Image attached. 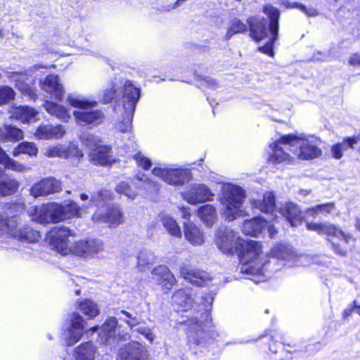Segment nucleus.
Masks as SVG:
<instances>
[{
    "instance_id": "46",
    "label": "nucleus",
    "mask_w": 360,
    "mask_h": 360,
    "mask_svg": "<svg viewBox=\"0 0 360 360\" xmlns=\"http://www.w3.org/2000/svg\"><path fill=\"white\" fill-rule=\"evenodd\" d=\"M62 205L63 212H65V219L74 217H81L82 208L80 207L75 202H65L64 204Z\"/></svg>"
},
{
    "instance_id": "32",
    "label": "nucleus",
    "mask_w": 360,
    "mask_h": 360,
    "mask_svg": "<svg viewBox=\"0 0 360 360\" xmlns=\"http://www.w3.org/2000/svg\"><path fill=\"white\" fill-rule=\"evenodd\" d=\"M193 301L188 289H180L172 296V303L178 307V310L188 311L192 307Z\"/></svg>"
},
{
    "instance_id": "18",
    "label": "nucleus",
    "mask_w": 360,
    "mask_h": 360,
    "mask_svg": "<svg viewBox=\"0 0 360 360\" xmlns=\"http://www.w3.org/2000/svg\"><path fill=\"white\" fill-rule=\"evenodd\" d=\"M100 342L104 345H112L117 338L121 340H127L129 338L127 333H121L115 317H110L103 323L99 330Z\"/></svg>"
},
{
    "instance_id": "59",
    "label": "nucleus",
    "mask_w": 360,
    "mask_h": 360,
    "mask_svg": "<svg viewBox=\"0 0 360 360\" xmlns=\"http://www.w3.org/2000/svg\"><path fill=\"white\" fill-rule=\"evenodd\" d=\"M349 63L353 65H360V54L352 55L349 59Z\"/></svg>"
},
{
    "instance_id": "14",
    "label": "nucleus",
    "mask_w": 360,
    "mask_h": 360,
    "mask_svg": "<svg viewBox=\"0 0 360 360\" xmlns=\"http://www.w3.org/2000/svg\"><path fill=\"white\" fill-rule=\"evenodd\" d=\"M81 139L83 143L89 148L90 160L94 165L107 166L115 162L112 158L111 148L101 144V140L98 136L91 134H84L81 136Z\"/></svg>"
},
{
    "instance_id": "40",
    "label": "nucleus",
    "mask_w": 360,
    "mask_h": 360,
    "mask_svg": "<svg viewBox=\"0 0 360 360\" xmlns=\"http://www.w3.org/2000/svg\"><path fill=\"white\" fill-rule=\"evenodd\" d=\"M161 221L163 226L171 235L176 237L181 236V229L175 219L169 215L162 214Z\"/></svg>"
},
{
    "instance_id": "19",
    "label": "nucleus",
    "mask_w": 360,
    "mask_h": 360,
    "mask_svg": "<svg viewBox=\"0 0 360 360\" xmlns=\"http://www.w3.org/2000/svg\"><path fill=\"white\" fill-rule=\"evenodd\" d=\"M149 353L145 345L131 341L119 349L117 360H148Z\"/></svg>"
},
{
    "instance_id": "49",
    "label": "nucleus",
    "mask_w": 360,
    "mask_h": 360,
    "mask_svg": "<svg viewBox=\"0 0 360 360\" xmlns=\"http://www.w3.org/2000/svg\"><path fill=\"white\" fill-rule=\"evenodd\" d=\"M247 30V26L243 23L240 20L234 19L231 22V25L226 33L227 39H229L236 33L244 32Z\"/></svg>"
},
{
    "instance_id": "64",
    "label": "nucleus",
    "mask_w": 360,
    "mask_h": 360,
    "mask_svg": "<svg viewBox=\"0 0 360 360\" xmlns=\"http://www.w3.org/2000/svg\"><path fill=\"white\" fill-rule=\"evenodd\" d=\"M354 312L360 316V305L357 304L356 301H354Z\"/></svg>"
},
{
    "instance_id": "63",
    "label": "nucleus",
    "mask_w": 360,
    "mask_h": 360,
    "mask_svg": "<svg viewBox=\"0 0 360 360\" xmlns=\"http://www.w3.org/2000/svg\"><path fill=\"white\" fill-rule=\"evenodd\" d=\"M13 206L17 212H20L21 211H22L24 210V205L22 204L16 203Z\"/></svg>"
},
{
    "instance_id": "56",
    "label": "nucleus",
    "mask_w": 360,
    "mask_h": 360,
    "mask_svg": "<svg viewBox=\"0 0 360 360\" xmlns=\"http://www.w3.org/2000/svg\"><path fill=\"white\" fill-rule=\"evenodd\" d=\"M137 332L144 335V337L150 342H153L155 338L151 330L146 327H141L136 329Z\"/></svg>"
},
{
    "instance_id": "45",
    "label": "nucleus",
    "mask_w": 360,
    "mask_h": 360,
    "mask_svg": "<svg viewBox=\"0 0 360 360\" xmlns=\"http://www.w3.org/2000/svg\"><path fill=\"white\" fill-rule=\"evenodd\" d=\"M155 255L150 251H142L137 257V266L141 271H145L155 262Z\"/></svg>"
},
{
    "instance_id": "6",
    "label": "nucleus",
    "mask_w": 360,
    "mask_h": 360,
    "mask_svg": "<svg viewBox=\"0 0 360 360\" xmlns=\"http://www.w3.org/2000/svg\"><path fill=\"white\" fill-rule=\"evenodd\" d=\"M221 191V212L226 221H232L246 215L243 209L245 194L241 187L233 184H224Z\"/></svg>"
},
{
    "instance_id": "31",
    "label": "nucleus",
    "mask_w": 360,
    "mask_h": 360,
    "mask_svg": "<svg viewBox=\"0 0 360 360\" xmlns=\"http://www.w3.org/2000/svg\"><path fill=\"white\" fill-rule=\"evenodd\" d=\"M96 352V347L92 342H86L75 348L73 358L74 360H94Z\"/></svg>"
},
{
    "instance_id": "11",
    "label": "nucleus",
    "mask_w": 360,
    "mask_h": 360,
    "mask_svg": "<svg viewBox=\"0 0 360 360\" xmlns=\"http://www.w3.org/2000/svg\"><path fill=\"white\" fill-rule=\"evenodd\" d=\"M13 238L22 242L32 243L39 238V232L30 227L18 228L17 216L8 217L0 214V238Z\"/></svg>"
},
{
    "instance_id": "30",
    "label": "nucleus",
    "mask_w": 360,
    "mask_h": 360,
    "mask_svg": "<svg viewBox=\"0 0 360 360\" xmlns=\"http://www.w3.org/2000/svg\"><path fill=\"white\" fill-rule=\"evenodd\" d=\"M184 236L193 245H200L204 243L202 231L195 224L191 222L184 223Z\"/></svg>"
},
{
    "instance_id": "9",
    "label": "nucleus",
    "mask_w": 360,
    "mask_h": 360,
    "mask_svg": "<svg viewBox=\"0 0 360 360\" xmlns=\"http://www.w3.org/2000/svg\"><path fill=\"white\" fill-rule=\"evenodd\" d=\"M68 103L79 110L73 112V115L77 124L81 126L87 124H99L103 119V113L99 110H92L96 105L84 96L77 94H70L68 96Z\"/></svg>"
},
{
    "instance_id": "3",
    "label": "nucleus",
    "mask_w": 360,
    "mask_h": 360,
    "mask_svg": "<svg viewBox=\"0 0 360 360\" xmlns=\"http://www.w3.org/2000/svg\"><path fill=\"white\" fill-rule=\"evenodd\" d=\"M72 230L65 226H56L48 236L50 245L63 255L75 254L84 258L94 257L103 250V243L99 240H79L70 245L69 236H73Z\"/></svg>"
},
{
    "instance_id": "36",
    "label": "nucleus",
    "mask_w": 360,
    "mask_h": 360,
    "mask_svg": "<svg viewBox=\"0 0 360 360\" xmlns=\"http://www.w3.org/2000/svg\"><path fill=\"white\" fill-rule=\"evenodd\" d=\"M0 137L5 141H17L23 138V131L12 124H4L0 129Z\"/></svg>"
},
{
    "instance_id": "24",
    "label": "nucleus",
    "mask_w": 360,
    "mask_h": 360,
    "mask_svg": "<svg viewBox=\"0 0 360 360\" xmlns=\"http://www.w3.org/2000/svg\"><path fill=\"white\" fill-rule=\"evenodd\" d=\"M279 213L284 217L292 226H297L304 219L300 208L292 202H286L279 210Z\"/></svg>"
},
{
    "instance_id": "17",
    "label": "nucleus",
    "mask_w": 360,
    "mask_h": 360,
    "mask_svg": "<svg viewBox=\"0 0 360 360\" xmlns=\"http://www.w3.org/2000/svg\"><path fill=\"white\" fill-rule=\"evenodd\" d=\"M182 198L191 205L213 200L214 194L203 184H193L181 193Z\"/></svg>"
},
{
    "instance_id": "50",
    "label": "nucleus",
    "mask_w": 360,
    "mask_h": 360,
    "mask_svg": "<svg viewBox=\"0 0 360 360\" xmlns=\"http://www.w3.org/2000/svg\"><path fill=\"white\" fill-rule=\"evenodd\" d=\"M15 97V91L13 89L7 86L0 87V105L6 104Z\"/></svg>"
},
{
    "instance_id": "44",
    "label": "nucleus",
    "mask_w": 360,
    "mask_h": 360,
    "mask_svg": "<svg viewBox=\"0 0 360 360\" xmlns=\"http://www.w3.org/2000/svg\"><path fill=\"white\" fill-rule=\"evenodd\" d=\"M80 311L89 318L96 317L99 312L98 308L95 302L90 300H85L79 304Z\"/></svg>"
},
{
    "instance_id": "28",
    "label": "nucleus",
    "mask_w": 360,
    "mask_h": 360,
    "mask_svg": "<svg viewBox=\"0 0 360 360\" xmlns=\"http://www.w3.org/2000/svg\"><path fill=\"white\" fill-rule=\"evenodd\" d=\"M152 274L157 282L169 289L176 282V278L169 268L165 265H159L152 271Z\"/></svg>"
},
{
    "instance_id": "47",
    "label": "nucleus",
    "mask_w": 360,
    "mask_h": 360,
    "mask_svg": "<svg viewBox=\"0 0 360 360\" xmlns=\"http://www.w3.org/2000/svg\"><path fill=\"white\" fill-rule=\"evenodd\" d=\"M122 81L115 78L112 82L110 87L106 88L103 91V101L104 103H110L116 96L117 91L121 89Z\"/></svg>"
},
{
    "instance_id": "43",
    "label": "nucleus",
    "mask_w": 360,
    "mask_h": 360,
    "mask_svg": "<svg viewBox=\"0 0 360 360\" xmlns=\"http://www.w3.org/2000/svg\"><path fill=\"white\" fill-rule=\"evenodd\" d=\"M15 82V86L23 93L27 92L29 86L26 82L28 80V74L26 72H13L9 76Z\"/></svg>"
},
{
    "instance_id": "26",
    "label": "nucleus",
    "mask_w": 360,
    "mask_h": 360,
    "mask_svg": "<svg viewBox=\"0 0 360 360\" xmlns=\"http://www.w3.org/2000/svg\"><path fill=\"white\" fill-rule=\"evenodd\" d=\"M65 133V130L63 125L58 124L53 126L50 124L39 126L36 131L35 136L39 139H60Z\"/></svg>"
},
{
    "instance_id": "52",
    "label": "nucleus",
    "mask_w": 360,
    "mask_h": 360,
    "mask_svg": "<svg viewBox=\"0 0 360 360\" xmlns=\"http://www.w3.org/2000/svg\"><path fill=\"white\" fill-rule=\"evenodd\" d=\"M120 314L124 316V317L119 316V319L123 321H124L128 326L132 330L135 326L139 324V321L135 316H132V315L125 310H121L120 312Z\"/></svg>"
},
{
    "instance_id": "33",
    "label": "nucleus",
    "mask_w": 360,
    "mask_h": 360,
    "mask_svg": "<svg viewBox=\"0 0 360 360\" xmlns=\"http://www.w3.org/2000/svg\"><path fill=\"white\" fill-rule=\"evenodd\" d=\"M198 216L206 226L212 227L217 220L216 207L207 204L200 207L198 210Z\"/></svg>"
},
{
    "instance_id": "58",
    "label": "nucleus",
    "mask_w": 360,
    "mask_h": 360,
    "mask_svg": "<svg viewBox=\"0 0 360 360\" xmlns=\"http://www.w3.org/2000/svg\"><path fill=\"white\" fill-rule=\"evenodd\" d=\"M180 210L181 212L182 217L184 219L189 220L191 217V209L188 207H181Z\"/></svg>"
},
{
    "instance_id": "60",
    "label": "nucleus",
    "mask_w": 360,
    "mask_h": 360,
    "mask_svg": "<svg viewBox=\"0 0 360 360\" xmlns=\"http://www.w3.org/2000/svg\"><path fill=\"white\" fill-rule=\"evenodd\" d=\"M266 228L267 229L269 237L271 238H274L276 236V235L277 234L278 231L274 227V226L270 225L269 223L267 221V226H266Z\"/></svg>"
},
{
    "instance_id": "48",
    "label": "nucleus",
    "mask_w": 360,
    "mask_h": 360,
    "mask_svg": "<svg viewBox=\"0 0 360 360\" xmlns=\"http://www.w3.org/2000/svg\"><path fill=\"white\" fill-rule=\"evenodd\" d=\"M115 191L118 194L124 195L130 200H134L137 196V192L133 190L130 185L126 181L119 183L115 187Z\"/></svg>"
},
{
    "instance_id": "23",
    "label": "nucleus",
    "mask_w": 360,
    "mask_h": 360,
    "mask_svg": "<svg viewBox=\"0 0 360 360\" xmlns=\"http://www.w3.org/2000/svg\"><path fill=\"white\" fill-rule=\"evenodd\" d=\"M180 274L185 280L198 286L206 284L210 279L209 274L206 271L194 269L186 264L181 266Z\"/></svg>"
},
{
    "instance_id": "57",
    "label": "nucleus",
    "mask_w": 360,
    "mask_h": 360,
    "mask_svg": "<svg viewBox=\"0 0 360 360\" xmlns=\"http://www.w3.org/2000/svg\"><path fill=\"white\" fill-rule=\"evenodd\" d=\"M186 0H176V2L173 5H167L163 7L164 11H170L178 6H179L183 2Z\"/></svg>"
},
{
    "instance_id": "12",
    "label": "nucleus",
    "mask_w": 360,
    "mask_h": 360,
    "mask_svg": "<svg viewBox=\"0 0 360 360\" xmlns=\"http://www.w3.org/2000/svg\"><path fill=\"white\" fill-rule=\"evenodd\" d=\"M152 174L167 184L173 186H182L193 178L189 169L177 165L158 163L152 169Z\"/></svg>"
},
{
    "instance_id": "5",
    "label": "nucleus",
    "mask_w": 360,
    "mask_h": 360,
    "mask_svg": "<svg viewBox=\"0 0 360 360\" xmlns=\"http://www.w3.org/2000/svg\"><path fill=\"white\" fill-rule=\"evenodd\" d=\"M213 300L212 293L202 296L200 304L203 306L205 312L201 314L200 319L193 318L188 320V345L195 353L199 348L205 346L206 330L212 327V320L208 311L211 310Z\"/></svg>"
},
{
    "instance_id": "7",
    "label": "nucleus",
    "mask_w": 360,
    "mask_h": 360,
    "mask_svg": "<svg viewBox=\"0 0 360 360\" xmlns=\"http://www.w3.org/2000/svg\"><path fill=\"white\" fill-rule=\"evenodd\" d=\"M307 229L319 234L328 236L330 248L337 255L345 256L350 249L349 243L353 240L351 234L345 233L338 226L324 223H307Z\"/></svg>"
},
{
    "instance_id": "8",
    "label": "nucleus",
    "mask_w": 360,
    "mask_h": 360,
    "mask_svg": "<svg viewBox=\"0 0 360 360\" xmlns=\"http://www.w3.org/2000/svg\"><path fill=\"white\" fill-rule=\"evenodd\" d=\"M112 200V193L107 189H101L94 193L91 197V203L98 210L93 214L94 221H102L108 223L111 226H117L122 222V213L120 208L115 205L105 207L107 204Z\"/></svg>"
},
{
    "instance_id": "51",
    "label": "nucleus",
    "mask_w": 360,
    "mask_h": 360,
    "mask_svg": "<svg viewBox=\"0 0 360 360\" xmlns=\"http://www.w3.org/2000/svg\"><path fill=\"white\" fill-rule=\"evenodd\" d=\"M136 179L140 181H142L144 189L148 190L150 192H155L159 189L160 184L157 181L145 177L144 174H143L141 177L138 176Z\"/></svg>"
},
{
    "instance_id": "2",
    "label": "nucleus",
    "mask_w": 360,
    "mask_h": 360,
    "mask_svg": "<svg viewBox=\"0 0 360 360\" xmlns=\"http://www.w3.org/2000/svg\"><path fill=\"white\" fill-rule=\"evenodd\" d=\"M306 259V256L297 255L291 246L284 244L276 245L271 248L270 255L264 256L262 255V246L260 245V252L253 260L257 261L255 266L261 269L264 278H262V280L257 281L259 279V275L255 273H249L248 278L256 283L263 282L270 278L272 272L278 271L283 266L303 265V262Z\"/></svg>"
},
{
    "instance_id": "4",
    "label": "nucleus",
    "mask_w": 360,
    "mask_h": 360,
    "mask_svg": "<svg viewBox=\"0 0 360 360\" xmlns=\"http://www.w3.org/2000/svg\"><path fill=\"white\" fill-rule=\"evenodd\" d=\"M263 11L269 18L268 26L267 21L264 18L251 17L248 20L250 27V35L252 39L257 41L268 37L269 41L264 46L259 47L258 50L273 57V46L278 36L280 11L270 5L264 6Z\"/></svg>"
},
{
    "instance_id": "21",
    "label": "nucleus",
    "mask_w": 360,
    "mask_h": 360,
    "mask_svg": "<svg viewBox=\"0 0 360 360\" xmlns=\"http://www.w3.org/2000/svg\"><path fill=\"white\" fill-rule=\"evenodd\" d=\"M85 321L78 313H73L70 319V326L65 333L67 345L72 346L79 342L84 335Z\"/></svg>"
},
{
    "instance_id": "13",
    "label": "nucleus",
    "mask_w": 360,
    "mask_h": 360,
    "mask_svg": "<svg viewBox=\"0 0 360 360\" xmlns=\"http://www.w3.org/2000/svg\"><path fill=\"white\" fill-rule=\"evenodd\" d=\"M291 153L299 159L310 160L319 157L322 151L319 146L321 141L314 136H297L291 139Z\"/></svg>"
},
{
    "instance_id": "15",
    "label": "nucleus",
    "mask_w": 360,
    "mask_h": 360,
    "mask_svg": "<svg viewBox=\"0 0 360 360\" xmlns=\"http://www.w3.org/2000/svg\"><path fill=\"white\" fill-rule=\"evenodd\" d=\"M63 205L51 202L40 207L32 206L28 214L33 221L40 224L58 223L65 219Z\"/></svg>"
},
{
    "instance_id": "20",
    "label": "nucleus",
    "mask_w": 360,
    "mask_h": 360,
    "mask_svg": "<svg viewBox=\"0 0 360 360\" xmlns=\"http://www.w3.org/2000/svg\"><path fill=\"white\" fill-rule=\"evenodd\" d=\"M61 190L62 183L60 181L53 177H46L31 186L30 194L34 198H38L58 193Z\"/></svg>"
},
{
    "instance_id": "41",
    "label": "nucleus",
    "mask_w": 360,
    "mask_h": 360,
    "mask_svg": "<svg viewBox=\"0 0 360 360\" xmlns=\"http://www.w3.org/2000/svg\"><path fill=\"white\" fill-rule=\"evenodd\" d=\"M38 148L34 143L22 142L20 143L13 151V156L16 157L20 154H27L30 156H36Z\"/></svg>"
},
{
    "instance_id": "16",
    "label": "nucleus",
    "mask_w": 360,
    "mask_h": 360,
    "mask_svg": "<svg viewBox=\"0 0 360 360\" xmlns=\"http://www.w3.org/2000/svg\"><path fill=\"white\" fill-rule=\"evenodd\" d=\"M293 138V134L284 135L276 142L270 145L269 161L272 163H280L283 162L290 161L291 156L287 150L292 148L291 139Z\"/></svg>"
},
{
    "instance_id": "55",
    "label": "nucleus",
    "mask_w": 360,
    "mask_h": 360,
    "mask_svg": "<svg viewBox=\"0 0 360 360\" xmlns=\"http://www.w3.org/2000/svg\"><path fill=\"white\" fill-rule=\"evenodd\" d=\"M199 84L198 86L202 87H208L213 89H217L219 86L218 82L214 79L212 77H201L199 80Z\"/></svg>"
},
{
    "instance_id": "39",
    "label": "nucleus",
    "mask_w": 360,
    "mask_h": 360,
    "mask_svg": "<svg viewBox=\"0 0 360 360\" xmlns=\"http://www.w3.org/2000/svg\"><path fill=\"white\" fill-rule=\"evenodd\" d=\"M0 164L6 169L15 172H24L27 168L22 164L10 158L5 151L0 147Z\"/></svg>"
},
{
    "instance_id": "42",
    "label": "nucleus",
    "mask_w": 360,
    "mask_h": 360,
    "mask_svg": "<svg viewBox=\"0 0 360 360\" xmlns=\"http://www.w3.org/2000/svg\"><path fill=\"white\" fill-rule=\"evenodd\" d=\"M335 210V205L334 202H327L309 208L307 210L306 213L308 216L315 217L319 214H330Z\"/></svg>"
},
{
    "instance_id": "27",
    "label": "nucleus",
    "mask_w": 360,
    "mask_h": 360,
    "mask_svg": "<svg viewBox=\"0 0 360 360\" xmlns=\"http://www.w3.org/2000/svg\"><path fill=\"white\" fill-rule=\"evenodd\" d=\"M267 226V220L256 217L243 222L242 231L244 234L254 237L259 236Z\"/></svg>"
},
{
    "instance_id": "61",
    "label": "nucleus",
    "mask_w": 360,
    "mask_h": 360,
    "mask_svg": "<svg viewBox=\"0 0 360 360\" xmlns=\"http://www.w3.org/2000/svg\"><path fill=\"white\" fill-rule=\"evenodd\" d=\"M354 311V305L349 308H347L344 310L343 311V316L344 317H347V316H351L352 313Z\"/></svg>"
},
{
    "instance_id": "10",
    "label": "nucleus",
    "mask_w": 360,
    "mask_h": 360,
    "mask_svg": "<svg viewBox=\"0 0 360 360\" xmlns=\"http://www.w3.org/2000/svg\"><path fill=\"white\" fill-rule=\"evenodd\" d=\"M122 108L124 110L123 121L117 126V129L122 132L128 131L131 127V122L136 104L140 98L141 88L135 82L126 80L122 82Z\"/></svg>"
},
{
    "instance_id": "22",
    "label": "nucleus",
    "mask_w": 360,
    "mask_h": 360,
    "mask_svg": "<svg viewBox=\"0 0 360 360\" xmlns=\"http://www.w3.org/2000/svg\"><path fill=\"white\" fill-rule=\"evenodd\" d=\"M41 89L51 97L62 101L65 91L60 78L56 75H49L44 80L40 81Z\"/></svg>"
},
{
    "instance_id": "38",
    "label": "nucleus",
    "mask_w": 360,
    "mask_h": 360,
    "mask_svg": "<svg viewBox=\"0 0 360 360\" xmlns=\"http://www.w3.org/2000/svg\"><path fill=\"white\" fill-rule=\"evenodd\" d=\"M37 112L35 110L28 106H19L15 108L12 116L22 122H29L34 121V117Z\"/></svg>"
},
{
    "instance_id": "34",
    "label": "nucleus",
    "mask_w": 360,
    "mask_h": 360,
    "mask_svg": "<svg viewBox=\"0 0 360 360\" xmlns=\"http://www.w3.org/2000/svg\"><path fill=\"white\" fill-rule=\"evenodd\" d=\"M45 110L51 116H55L63 122H68L70 115L63 105L53 101H46L43 105Z\"/></svg>"
},
{
    "instance_id": "1",
    "label": "nucleus",
    "mask_w": 360,
    "mask_h": 360,
    "mask_svg": "<svg viewBox=\"0 0 360 360\" xmlns=\"http://www.w3.org/2000/svg\"><path fill=\"white\" fill-rule=\"evenodd\" d=\"M215 243L219 250L224 254L232 255L236 252L241 263L240 272L248 276L249 273L259 275L262 280L264 274L261 269L255 266L257 261L253 260L260 252V244L254 240L245 241L243 240L239 233L227 228L219 227L216 231Z\"/></svg>"
},
{
    "instance_id": "37",
    "label": "nucleus",
    "mask_w": 360,
    "mask_h": 360,
    "mask_svg": "<svg viewBox=\"0 0 360 360\" xmlns=\"http://www.w3.org/2000/svg\"><path fill=\"white\" fill-rule=\"evenodd\" d=\"M359 141V137H349L345 139L342 143L335 144L331 148V153L334 158L340 159L343 152L349 148H353L354 146Z\"/></svg>"
},
{
    "instance_id": "54",
    "label": "nucleus",
    "mask_w": 360,
    "mask_h": 360,
    "mask_svg": "<svg viewBox=\"0 0 360 360\" xmlns=\"http://www.w3.org/2000/svg\"><path fill=\"white\" fill-rule=\"evenodd\" d=\"M134 159L135 160L136 164L145 170L148 169L152 165L150 160L145 157L141 153L135 155Z\"/></svg>"
},
{
    "instance_id": "29",
    "label": "nucleus",
    "mask_w": 360,
    "mask_h": 360,
    "mask_svg": "<svg viewBox=\"0 0 360 360\" xmlns=\"http://www.w3.org/2000/svg\"><path fill=\"white\" fill-rule=\"evenodd\" d=\"M251 205L254 208L259 209L262 212L274 214L276 210L275 196L271 192H266L263 195L262 200H251Z\"/></svg>"
},
{
    "instance_id": "53",
    "label": "nucleus",
    "mask_w": 360,
    "mask_h": 360,
    "mask_svg": "<svg viewBox=\"0 0 360 360\" xmlns=\"http://www.w3.org/2000/svg\"><path fill=\"white\" fill-rule=\"evenodd\" d=\"M288 8H295L300 9L302 13L309 16H315L317 15V11L312 8H307L302 4L294 2L292 4L288 3L286 6Z\"/></svg>"
},
{
    "instance_id": "62",
    "label": "nucleus",
    "mask_w": 360,
    "mask_h": 360,
    "mask_svg": "<svg viewBox=\"0 0 360 360\" xmlns=\"http://www.w3.org/2000/svg\"><path fill=\"white\" fill-rule=\"evenodd\" d=\"M326 56L323 55V53H317L316 55H314V60L323 61L326 60Z\"/></svg>"
},
{
    "instance_id": "25",
    "label": "nucleus",
    "mask_w": 360,
    "mask_h": 360,
    "mask_svg": "<svg viewBox=\"0 0 360 360\" xmlns=\"http://www.w3.org/2000/svg\"><path fill=\"white\" fill-rule=\"evenodd\" d=\"M46 156L49 158H68L70 156H82V152L74 144L68 147L63 145L49 147L46 150Z\"/></svg>"
},
{
    "instance_id": "35",
    "label": "nucleus",
    "mask_w": 360,
    "mask_h": 360,
    "mask_svg": "<svg viewBox=\"0 0 360 360\" xmlns=\"http://www.w3.org/2000/svg\"><path fill=\"white\" fill-rule=\"evenodd\" d=\"M4 170L0 167V177L3 175ZM20 186L17 180L11 178H6L0 180V196H7L14 194Z\"/></svg>"
}]
</instances>
